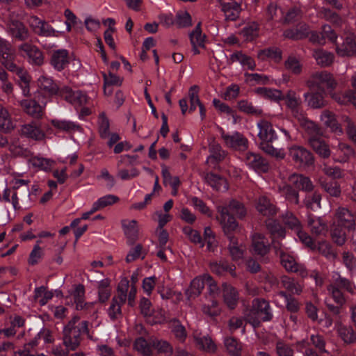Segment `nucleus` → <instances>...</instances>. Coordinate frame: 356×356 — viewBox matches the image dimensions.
Instances as JSON below:
<instances>
[{
	"label": "nucleus",
	"instance_id": "obj_2",
	"mask_svg": "<svg viewBox=\"0 0 356 356\" xmlns=\"http://www.w3.org/2000/svg\"><path fill=\"white\" fill-rule=\"evenodd\" d=\"M217 211L219 213L217 220L220 222L225 234L234 231L238 227L237 222L234 216L229 214V211H232L238 218H243L246 215L244 205L236 200H232L228 206H218Z\"/></svg>",
	"mask_w": 356,
	"mask_h": 356
},
{
	"label": "nucleus",
	"instance_id": "obj_41",
	"mask_svg": "<svg viewBox=\"0 0 356 356\" xmlns=\"http://www.w3.org/2000/svg\"><path fill=\"white\" fill-rule=\"evenodd\" d=\"M152 339L147 341L143 337H139L135 340L134 348L143 356H149L153 350Z\"/></svg>",
	"mask_w": 356,
	"mask_h": 356
},
{
	"label": "nucleus",
	"instance_id": "obj_51",
	"mask_svg": "<svg viewBox=\"0 0 356 356\" xmlns=\"http://www.w3.org/2000/svg\"><path fill=\"white\" fill-rule=\"evenodd\" d=\"M302 125L305 131L309 136L308 138L318 139L323 135L321 129L312 121L305 120Z\"/></svg>",
	"mask_w": 356,
	"mask_h": 356
},
{
	"label": "nucleus",
	"instance_id": "obj_39",
	"mask_svg": "<svg viewBox=\"0 0 356 356\" xmlns=\"http://www.w3.org/2000/svg\"><path fill=\"white\" fill-rule=\"evenodd\" d=\"M15 126L11 121L8 110L0 104V131L8 133L14 129Z\"/></svg>",
	"mask_w": 356,
	"mask_h": 356
},
{
	"label": "nucleus",
	"instance_id": "obj_23",
	"mask_svg": "<svg viewBox=\"0 0 356 356\" xmlns=\"http://www.w3.org/2000/svg\"><path fill=\"white\" fill-rule=\"evenodd\" d=\"M72 295L76 304V309L90 311L93 307V302L86 303L84 302L85 288L83 285L79 284L76 286Z\"/></svg>",
	"mask_w": 356,
	"mask_h": 356
},
{
	"label": "nucleus",
	"instance_id": "obj_60",
	"mask_svg": "<svg viewBox=\"0 0 356 356\" xmlns=\"http://www.w3.org/2000/svg\"><path fill=\"white\" fill-rule=\"evenodd\" d=\"M175 24L179 28L188 27L192 25L191 15L187 11H180L176 15Z\"/></svg>",
	"mask_w": 356,
	"mask_h": 356
},
{
	"label": "nucleus",
	"instance_id": "obj_64",
	"mask_svg": "<svg viewBox=\"0 0 356 356\" xmlns=\"http://www.w3.org/2000/svg\"><path fill=\"white\" fill-rule=\"evenodd\" d=\"M346 123V132L348 138L356 145V126L354 122L348 117L344 118Z\"/></svg>",
	"mask_w": 356,
	"mask_h": 356
},
{
	"label": "nucleus",
	"instance_id": "obj_40",
	"mask_svg": "<svg viewBox=\"0 0 356 356\" xmlns=\"http://www.w3.org/2000/svg\"><path fill=\"white\" fill-rule=\"evenodd\" d=\"M281 286L292 294L300 295L302 291V285L294 279L282 276L280 280Z\"/></svg>",
	"mask_w": 356,
	"mask_h": 356
},
{
	"label": "nucleus",
	"instance_id": "obj_10",
	"mask_svg": "<svg viewBox=\"0 0 356 356\" xmlns=\"http://www.w3.org/2000/svg\"><path fill=\"white\" fill-rule=\"evenodd\" d=\"M18 51L23 56H27L29 61L34 65H41L44 62L42 52L34 44L24 42L18 47Z\"/></svg>",
	"mask_w": 356,
	"mask_h": 356
},
{
	"label": "nucleus",
	"instance_id": "obj_20",
	"mask_svg": "<svg viewBox=\"0 0 356 356\" xmlns=\"http://www.w3.org/2000/svg\"><path fill=\"white\" fill-rule=\"evenodd\" d=\"M68 52L65 49H58L51 53L50 63L58 71L64 70L69 64Z\"/></svg>",
	"mask_w": 356,
	"mask_h": 356
},
{
	"label": "nucleus",
	"instance_id": "obj_19",
	"mask_svg": "<svg viewBox=\"0 0 356 356\" xmlns=\"http://www.w3.org/2000/svg\"><path fill=\"white\" fill-rule=\"evenodd\" d=\"M38 86L40 91L48 97L57 95L59 90V87L54 81L46 76H42L38 79Z\"/></svg>",
	"mask_w": 356,
	"mask_h": 356
},
{
	"label": "nucleus",
	"instance_id": "obj_37",
	"mask_svg": "<svg viewBox=\"0 0 356 356\" xmlns=\"http://www.w3.org/2000/svg\"><path fill=\"white\" fill-rule=\"evenodd\" d=\"M21 133L22 135L36 140H42L44 137V132L33 123L23 125Z\"/></svg>",
	"mask_w": 356,
	"mask_h": 356
},
{
	"label": "nucleus",
	"instance_id": "obj_63",
	"mask_svg": "<svg viewBox=\"0 0 356 356\" xmlns=\"http://www.w3.org/2000/svg\"><path fill=\"white\" fill-rule=\"evenodd\" d=\"M341 257L343 264L350 272L356 269V257L352 252L344 251Z\"/></svg>",
	"mask_w": 356,
	"mask_h": 356
},
{
	"label": "nucleus",
	"instance_id": "obj_11",
	"mask_svg": "<svg viewBox=\"0 0 356 356\" xmlns=\"http://www.w3.org/2000/svg\"><path fill=\"white\" fill-rule=\"evenodd\" d=\"M221 137L225 145L229 148L240 151L245 150L248 148V140L238 132L234 133L233 135H229L222 130Z\"/></svg>",
	"mask_w": 356,
	"mask_h": 356
},
{
	"label": "nucleus",
	"instance_id": "obj_6",
	"mask_svg": "<svg viewBox=\"0 0 356 356\" xmlns=\"http://www.w3.org/2000/svg\"><path fill=\"white\" fill-rule=\"evenodd\" d=\"M282 222L296 233L300 241L310 249H314L315 245L312 237L302 230V224L298 218L291 211H286L282 215Z\"/></svg>",
	"mask_w": 356,
	"mask_h": 356
},
{
	"label": "nucleus",
	"instance_id": "obj_26",
	"mask_svg": "<svg viewBox=\"0 0 356 356\" xmlns=\"http://www.w3.org/2000/svg\"><path fill=\"white\" fill-rule=\"evenodd\" d=\"M252 248L254 252L260 256L266 255L269 251L268 240L261 234L252 236Z\"/></svg>",
	"mask_w": 356,
	"mask_h": 356
},
{
	"label": "nucleus",
	"instance_id": "obj_29",
	"mask_svg": "<svg viewBox=\"0 0 356 356\" xmlns=\"http://www.w3.org/2000/svg\"><path fill=\"white\" fill-rule=\"evenodd\" d=\"M286 106L291 109L294 117L298 118V120L303 118V116L300 112V106L301 100L297 97L296 92L293 90H289L284 98Z\"/></svg>",
	"mask_w": 356,
	"mask_h": 356
},
{
	"label": "nucleus",
	"instance_id": "obj_43",
	"mask_svg": "<svg viewBox=\"0 0 356 356\" xmlns=\"http://www.w3.org/2000/svg\"><path fill=\"white\" fill-rule=\"evenodd\" d=\"M321 119L325 125L330 127L332 131L342 132L333 112L328 110H324L321 115Z\"/></svg>",
	"mask_w": 356,
	"mask_h": 356
},
{
	"label": "nucleus",
	"instance_id": "obj_13",
	"mask_svg": "<svg viewBox=\"0 0 356 356\" xmlns=\"http://www.w3.org/2000/svg\"><path fill=\"white\" fill-rule=\"evenodd\" d=\"M255 209L261 216L268 218L275 216L278 208L266 196H260L255 201Z\"/></svg>",
	"mask_w": 356,
	"mask_h": 356
},
{
	"label": "nucleus",
	"instance_id": "obj_55",
	"mask_svg": "<svg viewBox=\"0 0 356 356\" xmlns=\"http://www.w3.org/2000/svg\"><path fill=\"white\" fill-rule=\"evenodd\" d=\"M99 133L102 138H106L109 136V120L104 113H102L99 116Z\"/></svg>",
	"mask_w": 356,
	"mask_h": 356
},
{
	"label": "nucleus",
	"instance_id": "obj_62",
	"mask_svg": "<svg viewBox=\"0 0 356 356\" xmlns=\"http://www.w3.org/2000/svg\"><path fill=\"white\" fill-rule=\"evenodd\" d=\"M198 90L199 88L197 86H193L189 89L188 96L190 98V112L195 111L196 107L201 104L198 96Z\"/></svg>",
	"mask_w": 356,
	"mask_h": 356
},
{
	"label": "nucleus",
	"instance_id": "obj_1",
	"mask_svg": "<svg viewBox=\"0 0 356 356\" xmlns=\"http://www.w3.org/2000/svg\"><path fill=\"white\" fill-rule=\"evenodd\" d=\"M327 290L329 295L337 303V305L325 300V302L326 307L333 314L339 315L341 311V307L346 302V298L343 291H347L350 294H354L356 286L352 281L337 273L332 277V282L327 286Z\"/></svg>",
	"mask_w": 356,
	"mask_h": 356
},
{
	"label": "nucleus",
	"instance_id": "obj_7",
	"mask_svg": "<svg viewBox=\"0 0 356 356\" xmlns=\"http://www.w3.org/2000/svg\"><path fill=\"white\" fill-rule=\"evenodd\" d=\"M309 90L316 89L321 91L334 90L337 82L332 74L327 71H321L313 73L307 81Z\"/></svg>",
	"mask_w": 356,
	"mask_h": 356
},
{
	"label": "nucleus",
	"instance_id": "obj_9",
	"mask_svg": "<svg viewBox=\"0 0 356 356\" xmlns=\"http://www.w3.org/2000/svg\"><path fill=\"white\" fill-rule=\"evenodd\" d=\"M289 157L300 168L313 166L314 156L313 154L302 146H293L289 149Z\"/></svg>",
	"mask_w": 356,
	"mask_h": 356
},
{
	"label": "nucleus",
	"instance_id": "obj_25",
	"mask_svg": "<svg viewBox=\"0 0 356 356\" xmlns=\"http://www.w3.org/2000/svg\"><path fill=\"white\" fill-rule=\"evenodd\" d=\"M336 51L340 56H356V42L353 35L346 38L341 47L337 46Z\"/></svg>",
	"mask_w": 356,
	"mask_h": 356
},
{
	"label": "nucleus",
	"instance_id": "obj_21",
	"mask_svg": "<svg viewBox=\"0 0 356 356\" xmlns=\"http://www.w3.org/2000/svg\"><path fill=\"white\" fill-rule=\"evenodd\" d=\"M309 26L305 23H300L296 28L285 30L283 36L293 40H299L306 38L309 36Z\"/></svg>",
	"mask_w": 356,
	"mask_h": 356
},
{
	"label": "nucleus",
	"instance_id": "obj_12",
	"mask_svg": "<svg viewBox=\"0 0 356 356\" xmlns=\"http://www.w3.org/2000/svg\"><path fill=\"white\" fill-rule=\"evenodd\" d=\"M15 50L11 44L6 48V50H4L3 52L0 53L1 65L8 71L13 73L19 72L20 70L22 68L15 63Z\"/></svg>",
	"mask_w": 356,
	"mask_h": 356
},
{
	"label": "nucleus",
	"instance_id": "obj_4",
	"mask_svg": "<svg viewBox=\"0 0 356 356\" xmlns=\"http://www.w3.org/2000/svg\"><path fill=\"white\" fill-rule=\"evenodd\" d=\"M247 321L254 327L259 325L261 321H268L272 319L269 302L263 298H255L252 302V309L245 316Z\"/></svg>",
	"mask_w": 356,
	"mask_h": 356
},
{
	"label": "nucleus",
	"instance_id": "obj_59",
	"mask_svg": "<svg viewBox=\"0 0 356 356\" xmlns=\"http://www.w3.org/2000/svg\"><path fill=\"white\" fill-rule=\"evenodd\" d=\"M15 74L19 78V86L23 90L24 95L29 96L30 95V76L28 75L27 72L24 70V68H22L19 72H15Z\"/></svg>",
	"mask_w": 356,
	"mask_h": 356
},
{
	"label": "nucleus",
	"instance_id": "obj_54",
	"mask_svg": "<svg viewBox=\"0 0 356 356\" xmlns=\"http://www.w3.org/2000/svg\"><path fill=\"white\" fill-rule=\"evenodd\" d=\"M309 344L314 346L321 353H327V350L325 349L326 341L324 337L318 333L310 335Z\"/></svg>",
	"mask_w": 356,
	"mask_h": 356
},
{
	"label": "nucleus",
	"instance_id": "obj_57",
	"mask_svg": "<svg viewBox=\"0 0 356 356\" xmlns=\"http://www.w3.org/2000/svg\"><path fill=\"white\" fill-rule=\"evenodd\" d=\"M257 58L261 60L266 58H271L279 61L281 59V51L277 48L262 49L258 52Z\"/></svg>",
	"mask_w": 356,
	"mask_h": 356
},
{
	"label": "nucleus",
	"instance_id": "obj_5",
	"mask_svg": "<svg viewBox=\"0 0 356 356\" xmlns=\"http://www.w3.org/2000/svg\"><path fill=\"white\" fill-rule=\"evenodd\" d=\"M129 287V281L127 278H122L118 284L117 295L113 296L108 309V314L113 321L120 318L122 314L121 307L127 299L128 300L127 292Z\"/></svg>",
	"mask_w": 356,
	"mask_h": 356
},
{
	"label": "nucleus",
	"instance_id": "obj_15",
	"mask_svg": "<svg viewBox=\"0 0 356 356\" xmlns=\"http://www.w3.org/2000/svg\"><path fill=\"white\" fill-rule=\"evenodd\" d=\"M334 329L338 337L345 343L352 344L356 341V332L352 326L337 321L335 323Z\"/></svg>",
	"mask_w": 356,
	"mask_h": 356
},
{
	"label": "nucleus",
	"instance_id": "obj_56",
	"mask_svg": "<svg viewBox=\"0 0 356 356\" xmlns=\"http://www.w3.org/2000/svg\"><path fill=\"white\" fill-rule=\"evenodd\" d=\"M323 17L333 24L334 26H341L343 22L341 17L336 13L327 8H323L321 11Z\"/></svg>",
	"mask_w": 356,
	"mask_h": 356
},
{
	"label": "nucleus",
	"instance_id": "obj_30",
	"mask_svg": "<svg viewBox=\"0 0 356 356\" xmlns=\"http://www.w3.org/2000/svg\"><path fill=\"white\" fill-rule=\"evenodd\" d=\"M340 225L348 230L355 228V218L349 210L346 208H339L336 213Z\"/></svg>",
	"mask_w": 356,
	"mask_h": 356
},
{
	"label": "nucleus",
	"instance_id": "obj_14",
	"mask_svg": "<svg viewBox=\"0 0 356 356\" xmlns=\"http://www.w3.org/2000/svg\"><path fill=\"white\" fill-rule=\"evenodd\" d=\"M325 91L316 89L309 90V92L304 95L308 106L314 109L322 108L327 106V102L325 99Z\"/></svg>",
	"mask_w": 356,
	"mask_h": 356
},
{
	"label": "nucleus",
	"instance_id": "obj_50",
	"mask_svg": "<svg viewBox=\"0 0 356 356\" xmlns=\"http://www.w3.org/2000/svg\"><path fill=\"white\" fill-rule=\"evenodd\" d=\"M225 346L231 356H241L242 345L236 339L227 337L225 339Z\"/></svg>",
	"mask_w": 356,
	"mask_h": 356
},
{
	"label": "nucleus",
	"instance_id": "obj_18",
	"mask_svg": "<svg viewBox=\"0 0 356 356\" xmlns=\"http://www.w3.org/2000/svg\"><path fill=\"white\" fill-rule=\"evenodd\" d=\"M222 298L225 304L231 309L238 304L239 296L237 290L232 285L223 283L222 285Z\"/></svg>",
	"mask_w": 356,
	"mask_h": 356
},
{
	"label": "nucleus",
	"instance_id": "obj_61",
	"mask_svg": "<svg viewBox=\"0 0 356 356\" xmlns=\"http://www.w3.org/2000/svg\"><path fill=\"white\" fill-rule=\"evenodd\" d=\"M238 109L247 114H251L254 115H259L262 113L261 109L255 108L252 103L247 100H241L238 102Z\"/></svg>",
	"mask_w": 356,
	"mask_h": 356
},
{
	"label": "nucleus",
	"instance_id": "obj_52",
	"mask_svg": "<svg viewBox=\"0 0 356 356\" xmlns=\"http://www.w3.org/2000/svg\"><path fill=\"white\" fill-rule=\"evenodd\" d=\"M120 200L119 197L114 195H106L99 198L93 203V209L99 211L106 207L111 206Z\"/></svg>",
	"mask_w": 356,
	"mask_h": 356
},
{
	"label": "nucleus",
	"instance_id": "obj_46",
	"mask_svg": "<svg viewBox=\"0 0 356 356\" xmlns=\"http://www.w3.org/2000/svg\"><path fill=\"white\" fill-rule=\"evenodd\" d=\"M255 92L257 94L275 102H279L284 98L282 91L276 89L258 88Z\"/></svg>",
	"mask_w": 356,
	"mask_h": 356
},
{
	"label": "nucleus",
	"instance_id": "obj_33",
	"mask_svg": "<svg viewBox=\"0 0 356 356\" xmlns=\"http://www.w3.org/2000/svg\"><path fill=\"white\" fill-rule=\"evenodd\" d=\"M220 5L226 19L235 21L239 17L241 11L240 3L236 2L222 3L220 1Z\"/></svg>",
	"mask_w": 356,
	"mask_h": 356
},
{
	"label": "nucleus",
	"instance_id": "obj_58",
	"mask_svg": "<svg viewBox=\"0 0 356 356\" xmlns=\"http://www.w3.org/2000/svg\"><path fill=\"white\" fill-rule=\"evenodd\" d=\"M273 142H261V149L268 154L271 155L273 156H275L277 159H284L285 154L282 149H279L277 148H275L272 143Z\"/></svg>",
	"mask_w": 356,
	"mask_h": 356
},
{
	"label": "nucleus",
	"instance_id": "obj_44",
	"mask_svg": "<svg viewBox=\"0 0 356 356\" xmlns=\"http://www.w3.org/2000/svg\"><path fill=\"white\" fill-rule=\"evenodd\" d=\"M169 326L171 332L177 340L181 342L185 341L187 337V332L184 326L181 325L179 320L176 318L170 320Z\"/></svg>",
	"mask_w": 356,
	"mask_h": 356
},
{
	"label": "nucleus",
	"instance_id": "obj_3",
	"mask_svg": "<svg viewBox=\"0 0 356 356\" xmlns=\"http://www.w3.org/2000/svg\"><path fill=\"white\" fill-rule=\"evenodd\" d=\"M88 322L74 316L63 328V344L69 350H76L80 345L81 336L88 332Z\"/></svg>",
	"mask_w": 356,
	"mask_h": 356
},
{
	"label": "nucleus",
	"instance_id": "obj_35",
	"mask_svg": "<svg viewBox=\"0 0 356 356\" xmlns=\"http://www.w3.org/2000/svg\"><path fill=\"white\" fill-rule=\"evenodd\" d=\"M238 61L243 66H247L249 70H253L256 64L253 58L248 55L242 53V51H236L232 54L229 60L228 63L232 65L234 62Z\"/></svg>",
	"mask_w": 356,
	"mask_h": 356
},
{
	"label": "nucleus",
	"instance_id": "obj_53",
	"mask_svg": "<svg viewBox=\"0 0 356 356\" xmlns=\"http://www.w3.org/2000/svg\"><path fill=\"white\" fill-rule=\"evenodd\" d=\"M315 245L314 249H312V250H317L322 255L325 257L327 259H333L336 257V254L334 252L331 245L325 241H321L318 243V245Z\"/></svg>",
	"mask_w": 356,
	"mask_h": 356
},
{
	"label": "nucleus",
	"instance_id": "obj_45",
	"mask_svg": "<svg viewBox=\"0 0 356 356\" xmlns=\"http://www.w3.org/2000/svg\"><path fill=\"white\" fill-rule=\"evenodd\" d=\"M30 162L34 168H37L39 170H44L45 172L51 171L56 165V161L51 159L38 156L33 157L30 160Z\"/></svg>",
	"mask_w": 356,
	"mask_h": 356
},
{
	"label": "nucleus",
	"instance_id": "obj_28",
	"mask_svg": "<svg viewBox=\"0 0 356 356\" xmlns=\"http://www.w3.org/2000/svg\"><path fill=\"white\" fill-rule=\"evenodd\" d=\"M307 225L312 234L316 236H325L327 232V226L320 218L309 215Z\"/></svg>",
	"mask_w": 356,
	"mask_h": 356
},
{
	"label": "nucleus",
	"instance_id": "obj_34",
	"mask_svg": "<svg viewBox=\"0 0 356 356\" xmlns=\"http://www.w3.org/2000/svg\"><path fill=\"white\" fill-rule=\"evenodd\" d=\"M206 281L204 275L202 277H197L193 279L191 283L189 289L186 291V295L188 299H193L197 297L202 292L204 287Z\"/></svg>",
	"mask_w": 356,
	"mask_h": 356
},
{
	"label": "nucleus",
	"instance_id": "obj_27",
	"mask_svg": "<svg viewBox=\"0 0 356 356\" xmlns=\"http://www.w3.org/2000/svg\"><path fill=\"white\" fill-rule=\"evenodd\" d=\"M308 143L321 158L327 159L330 156L331 150L329 145L321 138L318 139L308 138Z\"/></svg>",
	"mask_w": 356,
	"mask_h": 356
},
{
	"label": "nucleus",
	"instance_id": "obj_32",
	"mask_svg": "<svg viewBox=\"0 0 356 356\" xmlns=\"http://www.w3.org/2000/svg\"><path fill=\"white\" fill-rule=\"evenodd\" d=\"M229 241L227 246L229 253L234 261H237L243 257L245 248L242 245H239L237 238L231 235V232L226 234Z\"/></svg>",
	"mask_w": 356,
	"mask_h": 356
},
{
	"label": "nucleus",
	"instance_id": "obj_49",
	"mask_svg": "<svg viewBox=\"0 0 356 356\" xmlns=\"http://www.w3.org/2000/svg\"><path fill=\"white\" fill-rule=\"evenodd\" d=\"M210 269L212 273L218 275H222L225 272H230L233 273L235 270L234 265L229 264L227 261H220L210 263Z\"/></svg>",
	"mask_w": 356,
	"mask_h": 356
},
{
	"label": "nucleus",
	"instance_id": "obj_38",
	"mask_svg": "<svg viewBox=\"0 0 356 356\" xmlns=\"http://www.w3.org/2000/svg\"><path fill=\"white\" fill-rule=\"evenodd\" d=\"M313 55L317 64L323 67L332 65L334 59V56L332 53L323 49L315 50Z\"/></svg>",
	"mask_w": 356,
	"mask_h": 356
},
{
	"label": "nucleus",
	"instance_id": "obj_8",
	"mask_svg": "<svg viewBox=\"0 0 356 356\" xmlns=\"http://www.w3.org/2000/svg\"><path fill=\"white\" fill-rule=\"evenodd\" d=\"M274 248L276 250V254L280 258L282 266L286 270L295 273L302 277H305L308 275L307 270L302 264L298 263L292 255L286 252L281 246L277 247L275 243H274Z\"/></svg>",
	"mask_w": 356,
	"mask_h": 356
},
{
	"label": "nucleus",
	"instance_id": "obj_24",
	"mask_svg": "<svg viewBox=\"0 0 356 356\" xmlns=\"http://www.w3.org/2000/svg\"><path fill=\"white\" fill-rule=\"evenodd\" d=\"M210 155L207 158V163L216 165L223 161L227 156V152L222 149L220 144L213 140L209 146Z\"/></svg>",
	"mask_w": 356,
	"mask_h": 356
},
{
	"label": "nucleus",
	"instance_id": "obj_36",
	"mask_svg": "<svg viewBox=\"0 0 356 356\" xmlns=\"http://www.w3.org/2000/svg\"><path fill=\"white\" fill-rule=\"evenodd\" d=\"M24 111L33 118H39L42 116V106L33 99L23 100L21 103Z\"/></svg>",
	"mask_w": 356,
	"mask_h": 356
},
{
	"label": "nucleus",
	"instance_id": "obj_47",
	"mask_svg": "<svg viewBox=\"0 0 356 356\" xmlns=\"http://www.w3.org/2000/svg\"><path fill=\"white\" fill-rule=\"evenodd\" d=\"M111 282L108 278L104 279L98 282V298L99 301L105 302L107 301L111 293Z\"/></svg>",
	"mask_w": 356,
	"mask_h": 356
},
{
	"label": "nucleus",
	"instance_id": "obj_31",
	"mask_svg": "<svg viewBox=\"0 0 356 356\" xmlns=\"http://www.w3.org/2000/svg\"><path fill=\"white\" fill-rule=\"evenodd\" d=\"M246 162L248 165L259 172H266L268 166L265 160L259 155L251 152L246 154Z\"/></svg>",
	"mask_w": 356,
	"mask_h": 356
},
{
	"label": "nucleus",
	"instance_id": "obj_17",
	"mask_svg": "<svg viewBox=\"0 0 356 356\" xmlns=\"http://www.w3.org/2000/svg\"><path fill=\"white\" fill-rule=\"evenodd\" d=\"M122 227L129 245H134L138 238V228L136 220H129L124 219L121 220Z\"/></svg>",
	"mask_w": 356,
	"mask_h": 356
},
{
	"label": "nucleus",
	"instance_id": "obj_48",
	"mask_svg": "<svg viewBox=\"0 0 356 356\" xmlns=\"http://www.w3.org/2000/svg\"><path fill=\"white\" fill-rule=\"evenodd\" d=\"M321 185L332 196L338 197L341 194V186L336 179H322Z\"/></svg>",
	"mask_w": 356,
	"mask_h": 356
},
{
	"label": "nucleus",
	"instance_id": "obj_22",
	"mask_svg": "<svg viewBox=\"0 0 356 356\" xmlns=\"http://www.w3.org/2000/svg\"><path fill=\"white\" fill-rule=\"evenodd\" d=\"M259 131L258 136L262 142H274L277 140V136L272 124L265 120L258 123Z\"/></svg>",
	"mask_w": 356,
	"mask_h": 356
},
{
	"label": "nucleus",
	"instance_id": "obj_42",
	"mask_svg": "<svg viewBox=\"0 0 356 356\" xmlns=\"http://www.w3.org/2000/svg\"><path fill=\"white\" fill-rule=\"evenodd\" d=\"M195 341L199 348L207 353H214L216 350V346L213 340L209 336L195 335Z\"/></svg>",
	"mask_w": 356,
	"mask_h": 356
},
{
	"label": "nucleus",
	"instance_id": "obj_16",
	"mask_svg": "<svg viewBox=\"0 0 356 356\" xmlns=\"http://www.w3.org/2000/svg\"><path fill=\"white\" fill-rule=\"evenodd\" d=\"M8 33L18 40L25 41L29 37V31L26 26L20 21L12 20L8 24Z\"/></svg>",
	"mask_w": 356,
	"mask_h": 356
}]
</instances>
